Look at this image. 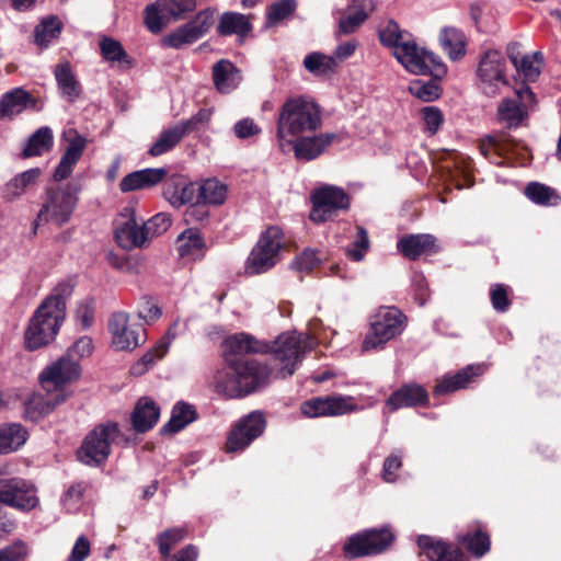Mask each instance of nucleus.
I'll return each instance as SVG.
<instances>
[{
  "label": "nucleus",
  "mask_w": 561,
  "mask_h": 561,
  "mask_svg": "<svg viewBox=\"0 0 561 561\" xmlns=\"http://www.w3.org/2000/svg\"><path fill=\"white\" fill-rule=\"evenodd\" d=\"M320 107L302 96L290 98L280 106L276 124V137L283 152L290 151L294 140L321 127Z\"/></svg>",
  "instance_id": "f257e3e1"
},
{
  "label": "nucleus",
  "mask_w": 561,
  "mask_h": 561,
  "mask_svg": "<svg viewBox=\"0 0 561 561\" xmlns=\"http://www.w3.org/2000/svg\"><path fill=\"white\" fill-rule=\"evenodd\" d=\"M267 376V367L255 360L228 362L215 373L211 387L218 394L238 398L256 390Z\"/></svg>",
  "instance_id": "f03ea898"
},
{
  "label": "nucleus",
  "mask_w": 561,
  "mask_h": 561,
  "mask_svg": "<svg viewBox=\"0 0 561 561\" xmlns=\"http://www.w3.org/2000/svg\"><path fill=\"white\" fill-rule=\"evenodd\" d=\"M78 190L71 184L49 187L38 214L33 222V229L45 224L61 227L69 222L78 204Z\"/></svg>",
  "instance_id": "7ed1b4c3"
},
{
  "label": "nucleus",
  "mask_w": 561,
  "mask_h": 561,
  "mask_svg": "<svg viewBox=\"0 0 561 561\" xmlns=\"http://www.w3.org/2000/svg\"><path fill=\"white\" fill-rule=\"evenodd\" d=\"M407 324V317L396 307H380L370 317V329L363 341V351H376L400 335Z\"/></svg>",
  "instance_id": "20e7f679"
},
{
  "label": "nucleus",
  "mask_w": 561,
  "mask_h": 561,
  "mask_svg": "<svg viewBox=\"0 0 561 561\" xmlns=\"http://www.w3.org/2000/svg\"><path fill=\"white\" fill-rule=\"evenodd\" d=\"M285 245V236L280 228L268 227L261 233L245 263V273L257 275L273 268L280 260Z\"/></svg>",
  "instance_id": "39448f33"
},
{
  "label": "nucleus",
  "mask_w": 561,
  "mask_h": 561,
  "mask_svg": "<svg viewBox=\"0 0 561 561\" xmlns=\"http://www.w3.org/2000/svg\"><path fill=\"white\" fill-rule=\"evenodd\" d=\"M316 343V339L307 333L294 331L280 334L273 343L271 350L275 360L279 363L282 377L293 375L304 354L313 348Z\"/></svg>",
  "instance_id": "423d86ee"
},
{
  "label": "nucleus",
  "mask_w": 561,
  "mask_h": 561,
  "mask_svg": "<svg viewBox=\"0 0 561 561\" xmlns=\"http://www.w3.org/2000/svg\"><path fill=\"white\" fill-rule=\"evenodd\" d=\"M80 375V365L75 359L62 355L42 370L39 381L47 393L56 392L55 404H60L70 394L67 386L78 380Z\"/></svg>",
  "instance_id": "0eeeda50"
},
{
  "label": "nucleus",
  "mask_w": 561,
  "mask_h": 561,
  "mask_svg": "<svg viewBox=\"0 0 561 561\" xmlns=\"http://www.w3.org/2000/svg\"><path fill=\"white\" fill-rule=\"evenodd\" d=\"M55 310H50L42 304L37 307L24 333L26 350H39L55 340L66 318L57 309Z\"/></svg>",
  "instance_id": "6e6552de"
},
{
  "label": "nucleus",
  "mask_w": 561,
  "mask_h": 561,
  "mask_svg": "<svg viewBox=\"0 0 561 561\" xmlns=\"http://www.w3.org/2000/svg\"><path fill=\"white\" fill-rule=\"evenodd\" d=\"M393 56L409 72L414 75H430L437 79L447 72V68L439 57L419 47L411 39L397 46Z\"/></svg>",
  "instance_id": "1a4fd4ad"
},
{
  "label": "nucleus",
  "mask_w": 561,
  "mask_h": 561,
  "mask_svg": "<svg viewBox=\"0 0 561 561\" xmlns=\"http://www.w3.org/2000/svg\"><path fill=\"white\" fill-rule=\"evenodd\" d=\"M119 433L117 423L107 422L99 424L84 438L78 458L89 466H99L107 459L111 453V445Z\"/></svg>",
  "instance_id": "9d476101"
},
{
  "label": "nucleus",
  "mask_w": 561,
  "mask_h": 561,
  "mask_svg": "<svg viewBox=\"0 0 561 561\" xmlns=\"http://www.w3.org/2000/svg\"><path fill=\"white\" fill-rule=\"evenodd\" d=\"M507 61L499 50H488L481 57L477 70L480 90L488 96H495L508 85Z\"/></svg>",
  "instance_id": "9b49d317"
},
{
  "label": "nucleus",
  "mask_w": 561,
  "mask_h": 561,
  "mask_svg": "<svg viewBox=\"0 0 561 561\" xmlns=\"http://www.w3.org/2000/svg\"><path fill=\"white\" fill-rule=\"evenodd\" d=\"M0 503L30 512L39 504L37 489L33 482L20 477L0 478Z\"/></svg>",
  "instance_id": "f8f14e48"
},
{
  "label": "nucleus",
  "mask_w": 561,
  "mask_h": 561,
  "mask_svg": "<svg viewBox=\"0 0 561 561\" xmlns=\"http://www.w3.org/2000/svg\"><path fill=\"white\" fill-rule=\"evenodd\" d=\"M312 203L310 219L313 222L321 224L333 218L339 210L347 209L350 196L341 187L323 185L313 192Z\"/></svg>",
  "instance_id": "ddd939ff"
},
{
  "label": "nucleus",
  "mask_w": 561,
  "mask_h": 561,
  "mask_svg": "<svg viewBox=\"0 0 561 561\" xmlns=\"http://www.w3.org/2000/svg\"><path fill=\"white\" fill-rule=\"evenodd\" d=\"M195 8L196 0H158L147 7L145 23L152 33H159L169 20H181Z\"/></svg>",
  "instance_id": "4468645a"
},
{
  "label": "nucleus",
  "mask_w": 561,
  "mask_h": 561,
  "mask_svg": "<svg viewBox=\"0 0 561 561\" xmlns=\"http://www.w3.org/2000/svg\"><path fill=\"white\" fill-rule=\"evenodd\" d=\"M112 345L117 351H131L146 341L145 329L138 323H131L125 312H116L108 322Z\"/></svg>",
  "instance_id": "2eb2a0df"
},
{
  "label": "nucleus",
  "mask_w": 561,
  "mask_h": 561,
  "mask_svg": "<svg viewBox=\"0 0 561 561\" xmlns=\"http://www.w3.org/2000/svg\"><path fill=\"white\" fill-rule=\"evenodd\" d=\"M142 219L138 220L134 206H126L114 222L115 239L126 250L142 248L147 242Z\"/></svg>",
  "instance_id": "dca6fc26"
},
{
  "label": "nucleus",
  "mask_w": 561,
  "mask_h": 561,
  "mask_svg": "<svg viewBox=\"0 0 561 561\" xmlns=\"http://www.w3.org/2000/svg\"><path fill=\"white\" fill-rule=\"evenodd\" d=\"M214 15L215 11L213 9L198 12L193 20L165 36L163 44L180 49L195 43L210 30L214 24Z\"/></svg>",
  "instance_id": "f3484780"
},
{
  "label": "nucleus",
  "mask_w": 561,
  "mask_h": 561,
  "mask_svg": "<svg viewBox=\"0 0 561 561\" xmlns=\"http://www.w3.org/2000/svg\"><path fill=\"white\" fill-rule=\"evenodd\" d=\"M393 536L387 528L370 529L352 536L344 545L347 557L356 558L382 552L392 541Z\"/></svg>",
  "instance_id": "a211bd4d"
},
{
  "label": "nucleus",
  "mask_w": 561,
  "mask_h": 561,
  "mask_svg": "<svg viewBox=\"0 0 561 561\" xmlns=\"http://www.w3.org/2000/svg\"><path fill=\"white\" fill-rule=\"evenodd\" d=\"M265 428V419L261 412H251L242 417L231 430L226 450L237 453L247 448L255 438L262 435Z\"/></svg>",
  "instance_id": "6ab92c4d"
},
{
  "label": "nucleus",
  "mask_w": 561,
  "mask_h": 561,
  "mask_svg": "<svg viewBox=\"0 0 561 561\" xmlns=\"http://www.w3.org/2000/svg\"><path fill=\"white\" fill-rule=\"evenodd\" d=\"M535 95L528 87L516 90L514 95L505 98L497 106V118L507 127H517L527 117V110L534 103Z\"/></svg>",
  "instance_id": "aec40b11"
},
{
  "label": "nucleus",
  "mask_w": 561,
  "mask_h": 561,
  "mask_svg": "<svg viewBox=\"0 0 561 561\" xmlns=\"http://www.w3.org/2000/svg\"><path fill=\"white\" fill-rule=\"evenodd\" d=\"M355 409L353 398L342 396L313 398L304 402L300 407L301 413L308 417L343 415Z\"/></svg>",
  "instance_id": "412c9836"
},
{
  "label": "nucleus",
  "mask_w": 561,
  "mask_h": 561,
  "mask_svg": "<svg viewBox=\"0 0 561 561\" xmlns=\"http://www.w3.org/2000/svg\"><path fill=\"white\" fill-rule=\"evenodd\" d=\"M335 139V134L325 133L311 137H297L290 150H294L295 158L298 160L310 161L318 158L332 141Z\"/></svg>",
  "instance_id": "4be33fe9"
},
{
  "label": "nucleus",
  "mask_w": 561,
  "mask_h": 561,
  "mask_svg": "<svg viewBox=\"0 0 561 561\" xmlns=\"http://www.w3.org/2000/svg\"><path fill=\"white\" fill-rule=\"evenodd\" d=\"M485 365H469L455 375H445L439 379L434 388L435 396H443L467 388L474 377L484 373Z\"/></svg>",
  "instance_id": "5701e85b"
},
{
  "label": "nucleus",
  "mask_w": 561,
  "mask_h": 561,
  "mask_svg": "<svg viewBox=\"0 0 561 561\" xmlns=\"http://www.w3.org/2000/svg\"><path fill=\"white\" fill-rule=\"evenodd\" d=\"M428 393L426 389L417 383H408L394 391L387 400L386 404L390 411H397L401 408H410L419 404H426Z\"/></svg>",
  "instance_id": "b1692460"
},
{
  "label": "nucleus",
  "mask_w": 561,
  "mask_h": 561,
  "mask_svg": "<svg viewBox=\"0 0 561 561\" xmlns=\"http://www.w3.org/2000/svg\"><path fill=\"white\" fill-rule=\"evenodd\" d=\"M267 345L248 333H236L226 337L222 342V352L227 362L229 356L243 355L249 353H264Z\"/></svg>",
  "instance_id": "393cba45"
},
{
  "label": "nucleus",
  "mask_w": 561,
  "mask_h": 561,
  "mask_svg": "<svg viewBox=\"0 0 561 561\" xmlns=\"http://www.w3.org/2000/svg\"><path fill=\"white\" fill-rule=\"evenodd\" d=\"M374 0H351L344 15L339 21V34L354 33L374 9Z\"/></svg>",
  "instance_id": "a878e982"
},
{
  "label": "nucleus",
  "mask_w": 561,
  "mask_h": 561,
  "mask_svg": "<svg viewBox=\"0 0 561 561\" xmlns=\"http://www.w3.org/2000/svg\"><path fill=\"white\" fill-rule=\"evenodd\" d=\"M28 107L35 108L36 101L25 90L15 88L0 99V119H12Z\"/></svg>",
  "instance_id": "bb28decb"
},
{
  "label": "nucleus",
  "mask_w": 561,
  "mask_h": 561,
  "mask_svg": "<svg viewBox=\"0 0 561 561\" xmlns=\"http://www.w3.org/2000/svg\"><path fill=\"white\" fill-rule=\"evenodd\" d=\"M417 545L432 561H468L459 549L451 550L445 542L430 536H420Z\"/></svg>",
  "instance_id": "cd10ccee"
},
{
  "label": "nucleus",
  "mask_w": 561,
  "mask_h": 561,
  "mask_svg": "<svg viewBox=\"0 0 561 561\" xmlns=\"http://www.w3.org/2000/svg\"><path fill=\"white\" fill-rule=\"evenodd\" d=\"M165 174L163 168L138 170L124 176L119 188L123 193L148 188L161 182Z\"/></svg>",
  "instance_id": "c85d7f7f"
},
{
  "label": "nucleus",
  "mask_w": 561,
  "mask_h": 561,
  "mask_svg": "<svg viewBox=\"0 0 561 561\" xmlns=\"http://www.w3.org/2000/svg\"><path fill=\"white\" fill-rule=\"evenodd\" d=\"M213 78L215 87L220 93H230L238 88L242 80L239 69L226 59L214 65Z\"/></svg>",
  "instance_id": "c756f323"
},
{
  "label": "nucleus",
  "mask_w": 561,
  "mask_h": 561,
  "mask_svg": "<svg viewBox=\"0 0 561 561\" xmlns=\"http://www.w3.org/2000/svg\"><path fill=\"white\" fill-rule=\"evenodd\" d=\"M435 241L432 234H411L398 241V249L405 257L415 260L422 254L435 252Z\"/></svg>",
  "instance_id": "7c9ffc66"
},
{
  "label": "nucleus",
  "mask_w": 561,
  "mask_h": 561,
  "mask_svg": "<svg viewBox=\"0 0 561 561\" xmlns=\"http://www.w3.org/2000/svg\"><path fill=\"white\" fill-rule=\"evenodd\" d=\"M41 168H32L13 176L4 186L3 194L8 201L20 198L23 194L36 186L42 176Z\"/></svg>",
  "instance_id": "2f4dec72"
},
{
  "label": "nucleus",
  "mask_w": 561,
  "mask_h": 561,
  "mask_svg": "<svg viewBox=\"0 0 561 561\" xmlns=\"http://www.w3.org/2000/svg\"><path fill=\"white\" fill-rule=\"evenodd\" d=\"M160 410L156 403L148 398H141L131 414L133 426L137 432H147L158 422Z\"/></svg>",
  "instance_id": "473e14b6"
},
{
  "label": "nucleus",
  "mask_w": 561,
  "mask_h": 561,
  "mask_svg": "<svg viewBox=\"0 0 561 561\" xmlns=\"http://www.w3.org/2000/svg\"><path fill=\"white\" fill-rule=\"evenodd\" d=\"M204 241L198 230L190 228L176 240V251L181 259L195 261L204 255Z\"/></svg>",
  "instance_id": "72a5a7b5"
},
{
  "label": "nucleus",
  "mask_w": 561,
  "mask_h": 561,
  "mask_svg": "<svg viewBox=\"0 0 561 561\" xmlns=\"http://www.w3.org/2000/svg\"><path fill=\"white\" fill-rule=\"evenodd\" d=\"M179 321H174L173 324L169 328L165 335L159 341V343L154 346L153 350L147 352L133 367V374L138 375L142 374L145 370L149 368L157 359L162 358L171 345L172 341L178 336L179 331Z\"/></svg>",
  "instance_id": "f704fd0d"
},
{
  "label": "nucleus",
  "mask_w": 561,
  "mask_h": 561,
  "mask_svg": "<svg viewBox=\"0 0 561 561\" xmlns=\"http://www.w3.org/2000/svg\"><path fill=\"white\" fill-rule=\"evenodd\" d=\"M27 431L16 423L0 425V455L16 451L25 444Z\"/></svg>",
  "instance_id": "c9c22d12"
},
{
  "label": "nucleus",
  "mask_w": 561,
  "mask_h": 561,
  "mask_svg": "<svg viewBox=\"0 0 561 561\" xmlns=\"http://www.w3.org/2000/svg\"><path fill=\"white\" fill-rule=\"evenodd\" d=\"M251 28L249 16L237 12L222 13L217 25V32L222 36L238 35L244 37L251 32Z\"/></svg>",
  "instance_id": "e433bc0d"
},
{
  "label": "nucleus",
  "mask_w": 561,
  "mask_h": 561,
  "mask_svg": "<svg viewBox=\"0 0 561 561\" xmlns=\"http://www.w3.org/2000/svg\"><path fill=\"white\" fill-rule=\"evenodd\" d=\"M439 42L451 60H459L466 55L467 39L462 31L444 27L439 34Z\"/></svg>",
  "instance_id": "4c0bfd02"
},
{
  "label": "nucleus",
  "mask_w": 561,
  "mask_h": 561,
  "mask_svg": "<svg viewBox=\"0 0 561 561\" xmlns=\"http://www.w3.org/2000/svg\"><path fill=\"white\" fill-rule=\"evenodd\" d=\"M197 419V412L192 404L178 402L171 413L169 422L163 425L162 433H178Z\"/></svg>",
  "instance_id": "58836bf2"
},
{
  "label": "nucleus",
  "mask_w": 561,
  "mask_h": 561,
  "mask_svg": "<svg viewBox=\"0 0 561 561\" xmlns=\"http://www.w3.org/2000/svg\"><path fill=\"white\" fill-rule=\"evenodd\" d=\"M186 134L179 123L163 129L157 140L152 144L148 153L152 157L162 156L172 150Z\"/></svg>",
  "instance_id": "ea45409f"
},
{
  "label": "nucleus",
  "mask_w": 561,
  "mask_h": 561,
  "mask_svg": "<svg viewBox=\"0 0 561 561\" xmlns=\"http://www.w3.org/2000/svg\"><path fill=\"white\" fill-rule=\"evenodd\" d=\"M55 78L65 99L73 102L79 98L81 87L72 73L69 64L57 65L55 68Z\"/></svg>",
  "instance_id": "a19ab883"
},
{
  "label": "nucleus",
  "mask_w": 561,
  "mask_h": 561,
  "mask_svg": "<svg viewBox=\"0 0 561 561\" xmlns=\"http://www.w3.org/2000/svg\"><path fill=\"white\" fill-rule=\"evenodd\" d=\"M54 141L53 130L49 127L38 128L28 139L23 149V156L37 157L51 149Z\"/></svg>",
  "instance_id": "79ce46f5"
},
{
  "label": "nucleus",
  "mask_w": 561,
  "mask_h": 561,
  "mask_svg": "<svg viewBox=\"0 0 561 561\" xmlns=\"http://www.w3.org/2000/svg\"><path fill=\"white\" fill-rule=\"evenodd\" d=\"M227 198V186L216 179L205 180L199 188L197 202L209 205H220Z\"/></svg>",
  "instance_id": "37998d69"
},
{
  "label": "nucleus",
  "mask_w": 561,
  "mask_h": 561,
  "mask_svg": "<svg viewBox=\"0 0 561 561\" xmlns=\"http://www.w3.org/2000/svg\"><path fill=\"white\" fill-rule=\"evenodd\" d=\"M479 147L485 158L500 164L501 162L497 159L513 150V142L502 137L486 136L480 141Z\"/></svg>",
  "instance_id": "c03bdc74"
},
{
  "label": "nucleus",
  "mask_w": 561,
  "mask_h": 561,
  "mask_svg": "<svg viewBox=\"0 0 561 561\" xmlns=\"http://www.w3.org/2000/svg\"><path fill=\"white\" fill-rule=\"evenodd\" d=\"M61 30L62 23L57 16H46L35 27V43L41 47H47L54 39L58 38Z\"/></svg>",
  "instance_id": "a18cd8bd"
},
{
  "label": "nucleus",
  "mask_w": 561,
  "mask_h": 561,
  "mask_svg": "<svg viewBox=\"0 0 561 561\" xmlns=\"http://www.w3.org/2000/svg\"><path fill=\"white\" fill-rule=\"evenodd\" d=\"M459 543L463 545L473 556L481 558L490 550V538L480 528L458 536Z\"/></svg>",
  "instance_id": "49530a36"
},
{
  "label": "nucleus",
  "mask_w": 561,
  "mask_h": 561,
  "mask_svg": "<svg viewBox=\"0 0 561 561\" xmlns=\"http://www.w3.org/2000/svg\"><path fill=\"white\" fill-rule=\"evenodd\" d=\"M195 192L194 184L178 182L165 187L164 197L172 206L181 207L194 201Z\"/></svg>",
  "instance_id": "de8ad7c7"
},
{
  "label": "nucleus",
  "mask_w": 561,
  "mask_h": 561,
  "mask_svg": "<svg viewBox=\"0 0 561 561\" xmlns=\"http://www.w3.org/2000/svg\"><path fill=\"white\" fill-rule=\"evenodd\" d=\"M304 67L314 76H324L336 68L335 58L323 53L313 51L304 59Z\"/></svg>",
  "instance_id": "09e8293b"
},
{
  "label": "nucleus",
  "mask_w": 561,
  "mask_h": 561,
  "mask_svg": "<svg viewBox=\"0 0 561 561\" xmlns=\"http://www.w3.org/2000/svg\"><path fill=\"white\" fill-rule=\"evenodd\" d=\"M526 196L534 203L545 206H554L560 202L558 193L541 183H529L525 188Z\"/></svg>",
  "instance_id": "8fccbe9b"
},
{
  "label": "nucleus",
  "mask_w": 561,
  "mask_h": 561,
  "mask_svg": "<svg viewBox=\"0 0 561 561\" xmlns=\"http://www.w3.org/2000/svg\"><path fill=\"white\" fill-rule=\"evenodd\" d=\"M73 293V284L69 280L59 283L51 294L42 302L50 310L57 309L61 316L66 317V300Z\"/></svg>",
  "instance_id": "3c124183"
},
{
  "label": "nucleus",
  "mask_w": 561,
  "mask_h": 561,
  "mask_svg": "<svg viewBox=\"0 0 561 561\" xmlns=\"http://www.w3.org/2000/svg\"><path fill=\"white\" fill-rule=\"evenodd\" d=\"M49 394L47 398H44L42 394H32L25 402V417L37 420L39 416L53 411L57 404H55V396Z\"/></svg>",
  "instance_id": "603ef678"
},
{
  "label": "nucleus",
  "mask_w": 561,
  "mask_h": 561,
  "mask_svg": "<svg viewBox=\"0 0 561 561\" xmlns=\"http://www.w3.org/2000/svg\"><path fill=\"white\" fill-rule=\"evenodd\" d=\"M61 138L67 142L62 157L77 163L85 149V138L75 128L64 130Z\"/></svg>",
  "instance_id": "864d4df0"
},
{
  "label": "nucleus",
  "mask_w": 561,
  "mask_h": 561,
  "mask_svg": "<svg viewBox=\"0 0 561 561\" xmlns=\"http://www.w3.org/2000/svg\"><path fill=\"white\" fill-rule=\"evenodd\" d=\"M100 50L103 58L107 61L130 64L122 44L112 37L103 36L101 38Z\"/></svg>",
  "instance_id": "5fc2aeb1"
},
{
  "label": "nucleus",
  "mask_w": 561,
  "mask_h": 561,
  "mask_svg": "<svg viewBox=\"0 0 561 561\" xmlns=\"http://www.w3.org/2000/svg\"><path fill=\"white\" fill-rule=\"evenodd\" d=\"M409 91L424 102H432L440 94L439 85L435 80H414L410 83Z\"/></svg>",
  "instance_id": "6e6d98bb"
},
{
  "label": "nucleus",
  "mask_w": 561,
  "mask_h": 561,
  "mask_svg": "<svg viewBox=\"0 0 561 561\" xmlns=\"http://www.w3.org/2000/svg\"><path fill=\"white\" fill-rule=\"evenodd\" d=\"M186 536L184 528H171L162 531L158 536L159 552L162 557H168L171 550L182 541Z\"/></svg>",
  "instance_id": "4d7b16f0"
},
{
  "label": "nucleus",
  "mask_w": 561,
  "mask_h": 561,
  "mask_svg": "<svg viewBox=\"0 0 561 561\" xmlns=\"http://www.w3.org/2000/svg\"><path fill=\"white\" fill-rule=\"evenodd\" d=\"M145 234L149 241L156 236L165 232L171 226V218L165 213H160L151 217L148 221L142 222Z\"/></svg>",
  "instance_id": "13d9d810"
},
{
  "label": "nucleus",
  "mask_w": 561,
  "mask_h": 561,
  "mask_svg": "<svg viewBox=\"0 0 561 561\" xmlns=\"http://www.w3.org/2000/svg\"><path fill=\"white\" fill-rule=\"evenodd\" d=\"M95 304L92 298L85 297L78 302L76 310L77 323L82 329H89L94 320Z\"/></svg>",
  "instance_id": "bf43d9fd"
},
{
  "label": "nucleus",
  "mask_w": 561,
  "mask_h": 561,
  "mask_svg": "<svg viewBox=\"0 0 561 561\" xmlns=\"http://www.w3.org/2000/svg\"><path fill=\"white\" fill-rule=\"evenodd\" d=\"M213 115L211 108H201L195 115L187 121L179 122L180 126L187 135L193 131H198L205 128L210 122Z\"/></svg>",
  "instance_id": "052dcab7"
},
{
  "label": "nucleus",
  "mask_w": 561,
  "mask_h": 561,
  "mask_svg": "<svg viewBox=\"0 0 561 561\" xmlns=\"http://www.w3.org/2000/svg\"><path fill=\"white\" fill-rule=\"evenodd\" d=\"M542 61V55L535 53L533 55L523 56L517 69H519L527 80H535L540 73V65Z\"/></svg>",
  "instance_id": "680f3d73"
},
{
  "label": "nucleus",
  "mask_w": 561,
  "mask_h": 561,
  "mask_svg": "<svg viewBox=\"0 0 561 561\" xmlns=\"http://www.w3.org/2000/svg\"><path fill=\"white\" fill-rule=\"evenodd\" d=\"M380 42L392 48V51H396V47L404 44L408 38L403 36L400 32L399 26L394 22H389L380 32H379Z\"/></svg>",
  "instance_id": "e2e57ef3"
},
{
  "label": "nucleus",
  "mask_w": 561,
  "mask_h": 561,
  "mask_svg": "<svg viewBox=\"0 0 561 561\" xmlns=\"http://www.w3.org/2000/svg\"><path fill=\"white\" fill-rule=\"evenodd\" d=\"M295 10V3L291 0H282L273 3L267 12V25L272 26L286 19Z\"/></svg>",
  "instance_id": "0e129e2a"
},
{
  "label": "nucleus",
  "mask_w": 561,
  "mask_h": 561,
  "mask_svg": "<svg viewBox=\"0 0 561 561\" xmlns=\"http://www.w3.org/2000/svg\"><path fill=\"white\" fill-rule=\"evenodd\" d=\"M93 351V341L89 336L78 339L66 352L68 358L75 359L78 364L83 357L91 355Z\"/></svg>",
  "instance_id": "69168bd1"
},
{
  "label": "nucleus",
  "mask_w": 561,
  "mask_h": 561,
  "mask_svg": "<svg viewBox=\"0 0 561 561\" xmlns=\"http://www.w3.org/2000/svg\"><path fill=\"white\" fill-rule=\"evenodd\" d=\"M84 491L85 484L83 482H78L68 488L61 499L62 504L68 512H73L78 508Z\"/></svg>",
  "instance_id": "338daca9"
},
{
  "label": "nucleus",
  "mask_w": 561,
  "mask_h": 561,
  "mask_svg": "<svg viewBox=\"0 0 561 561\" xmlns=\"http://www.w3.org/2000/svg\"><path fill=\"white\" fill-rule=\"evenodd\" d=\"M137 313L146 323L154 322L162 316L161 308L148 297L140 300Z\"/></svg>",
  "instance_id": "774afa93"
}]
</instances>
